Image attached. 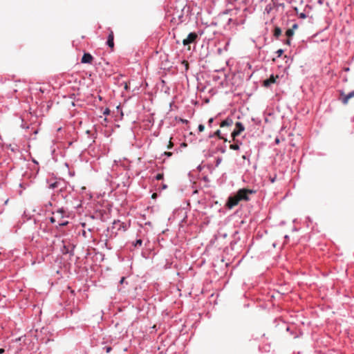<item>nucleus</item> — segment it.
<instances>
[{"instance_id":"39448f33","label":"nucleus","mask_w":354,"mask_h":354,"mask_svg":"<svg viewBox=\"0 0 354 354\" xmlns=\"http://www.w3.org/2000/svg\"><path fill=\"white\" fill-rule=\"evenodd\" d=\"M235 127V129L231 133L232 140H235V138H236V136H238L241 132H243L245 130L244 125L240 122H236Z\"/></svg>"},{"instance_id":"393cba45","label":"nucleus","mask_w":354,"mask_h":354,"mask_svg":"<svg viewBox=\"0 0 354 354\" xmlns=\"http://www.w3.org/2000/svg\"><path fill=\"white\" fill-rule=\"evenodd\" d=\"M283 50H282V49H279L276 52V53L277 54L278 57H280L283 54Z\"/></svg>"},{"instance_id":"5701e85b","label":"nucleus","mask_w":354,"mask_h":354,"mask_svg":"<svg viewBox=\"0 0 354 354\" xmlns=\"http://www.w3.org/2000/svg\"><path fill=\"white\" fill-rule=\"evenodd\" d=\"M272 10V6L270 4H268L266 6V8H265V10L269 13Z\"/></svg>"},{"instance_id":"aec40b11","label":"nucleus","mask_w":354,"mask_h":354,"mask_svg":"<svg viewBox=\"0 0 354 354\" xmlns=\"http://www.w3.org/2000/svg\"><path fill=\"white\" fill-rule=\"evenodd\" d=\"M163 176H164L163 174L160 173V174H158L154 178L157 180H160L163 179Z\"/></svg>"},{"instance_id":"9d476101","label":"nucleus","mask_w":354,"mask_h":354,"mask_svg":"<svg viewBox=\"0 0 354 354\" xmlns=\"http://www.w3.org/2000/svg\"><path fill=\"white\" fill-rule=\"evenodd\" d=\"M106 44L111 49H113L114 47V35L112 30H110V32L108 35Z\"/></svg>"},{"instance_id":"ddd939ff","label":"nucleus","mask_w":354,"mask_h":354,"mask_svg":"<svg viewBox=\"0 0 354 354\" xmlns=\"http://www.w3.org/2000/svg\"><path fill=\"white\" fill-rule=\"evenodd\" d=\"M233 143L230 145V149L234 151H238L240 149V147L242 145V142L237 140L235 138V140H232Z\"/></svg>"},{"instance_id":"bb28decb","label":"nucleus","mask_w":354,"mask_h":354,"mask_svg":"<svg viewBox=\"0 0 354 354\" xmlns=\"http://www.w3.org/2000/svg\"><path fill=\"white\" fill-rule=\"evenodd\" d=\"M163 155L167 157H170L172 156V152L165 151L164 152Z\"/></svg>"},{"instance_id":"2f4dec72","label":"nucleus","mask_w":354,"mask_h":354,"mask_svg":"<svg viewBox=\"0 0 354 354\" xmlns=\"http://www.w3.org/2000/svg\"><path fill=\"white\" fill-rule=\"evenodd\" d=\"M317 3L319 4V5H322L323 3H324V0H318L317 1Z\"/></svg>"},{"instance_id":"6e6552de","label":"nucleus","mask_w":354,"mask_h":354,"mask_svg":"<svg viewBox=\"0 0 354 354\" xmlns=\"http://www.w3.org/2000/svg\"><path fill=\"white\" fill-rule=\"evenodd\" d=\"M93 60V57L89 53H84L82 57L81 62L82 64H91Z\"/></svg>"},{"instance_id":"4468645a","label":"nucleus","mask_w":354,"mask_h":354,"mask_svg":"<svg viewBox=\"0 0 354 354\" xmlns=\"http://www.w3.org/2000/svg\"><path fill=\"white\" fill-rule=\"evenodd\" d=\"M73 248H74V246H73V245H66L64 244L62 249V252L63 254H70L71 255H73Z\"/></svg>"},{"instance_id":"a19ab883","label":"nucleus","mask_w":354,"mask_h":354,"mask_svg":"<svg viewBox=\"0 0 354 354\" xmlns=\"http://www.w3.org/2000/svg\"><path fill=\"white\" fill-rule=\"evenodd\" d=\"M90 133H91V131L89 130L86 131L87 134H89Z\"/></svg>"},{"instance_id":"cd10ccee","label":"nucleus","mask_w":354,"mask_h":354,"mask_svg":"<svg viewBox=\"0 0 354 354\" xmlns=\"http://www.w3.org/2000/svg\"><path fill=\"white\" fill-rule=\"evenodd\" d=\"M110 113V110L109 109L106 108L104 111H103V114L104 115H109Z\"/></svg>"},{"instance_id":"58836bf2","label":"nucleus","mask_w":354,"mask_h":354,"mask_svg":"<svg viewBox=\"0 0 354 354\" xmlns=\"http://www.w3.org/2000/svg\"><path fill=\"white\" fill-rule=\"evenodd\" d=\"M220 162H221V160H220V159H218V160H216V165H218L220 163Z\"/></svg>"},{"instance_id":"c85d7f7f","label":"nucleus","mask_w":354,"mask_h":354,"mask_svg":"<svg viewBox=\"0 0 354 354\" xmlns=\"http://www.w3.org/2000/svg\"><path fill=\"white\" fill-rule=\"evenodd\" d=\"M173 146H174L173 142L171 140H169L168 146H167V149H170L173 147Z\"/></svg>"},{"instance_id":"79ce46f5","label":"nucleus","mask_w":354,"mask_h":354,"mask_svg":"<svg viewBox=\"0 0 354 354\" xmlns=\"http://www.w3.org/2000/svg\"><path fill=\"white\" fill-rule=\"evenodd\" d=\"M83 235L85 236H86V232L85 231H83Z\"/></svg>"},{"instance_id":"f257e3e1","label":"nucleus","mask_w":354,"mask_h":354,"mask_svg":"<svg viewBox=\"0 0 354 354\" xmlns=\"http://www.w3.org/2000/svg\"><path fill=\"white\" fill-rule=\"evenodd\" d=\"M52 216L49 218L51 223H56L55 225L57 228L59 226H65L68 225V221H67V212L63 207L57 209L56 211L53 212Z\"/></svg>"},{"instance_id":"a211bd4d","label":"nucleus","mask_w":354,"mask_h":354,"mask_svg":"<svg viewBox=\"0 0 354 354\" xmlns=\"http://www.w3.org/2000/svg\"><path fill=\"white\" fill-rule=\"evenodd\" d=\"M281 29L278 26H275L273 30V36L275 39H279V37L281 35Z\"/></svg>"},{"instance_id":"0eeeda50","label":"nucleus","mask_w":354,"mask_h":354,"mask_svg":"<svg viewBox=\"0 0 354 354\" xmlns=\"http://www.w3.org/2000/svg\"><path fill=\"white\" fill-rule=\"evenodd\" d=\"M65 187V182L61 179L56 180L55 182L48 185V187L52 189L61 191Z\"/></svg>"},{"instance_id":"7c9ffc66","label":"nucleus","mask_w":354,"mask_h":354,"mask_svg":"<svg viewBox=\"0 0 354 354\" xmlns=\"http://www.w3.org/2000/svg\"><path fill=\"white\" fill-rule=\"evenodd\" d=\"M274 143L276 145H279L280 143V139L279 138H276L274 140Z\"/></svg>"},{"instance_id":"f03ea898","label":"nucleus","mask_w":354,"mask_h":354,"mask_svg":"<svg viewBox=\"0 0 354 354\" xmlns=\"http://www.w3.org/2000/svg\"><path fill=\"white\" fill-rule=\"evenodd\" d=\"M257 192L254 189L242 188L239 189L236 194L237 195L240 201H250V194H254Z\"/></svg>"},{"instance_id":"f704fd0d","label":"nucleus","mask_w":354,"mask_h":354,"mask_svg":"<svg viewBox=\"0 0 354 354\" xmlns=\"http://www.w3.org/2000/svg\"><path fill=\"white\" fill-rule=\"evenodd\" d=\"M5 352L3 348H0V354H3Z\"/></svg>"},{"instance_id":"f3484780","label":"nucleus","mask_w":354,"mask_h":354,"mask_svg":"<svg viewBox=\"0 0 354 354\" xmlns=\"http://www.w3.org/2000/svg\"><path fill=\"white\" fill-rule=\"evenodd\" d=\"M354 97V91L348 93L346 95H345L342 99V102L343 104H346L348 102V100Z\"/></svg>"},{"instance_id":"b1692460","label":"nucleus","mask_w":354,"mask_h":354,"mask_svg":"<svg viewBox=\"0 0 354 354\" xmlns=\"http://www.w3.org/2000/svg\"><path fill=\"white\" fill-rule=\"evenodd\" d=\"M204 129H205V126L202 124H200L198 127V129L199 132L203 131Z\"/></svg>"},{"instance_id":"72a5a7b5","label":"nucleus","mask_w":354,"mask_h":354,"mask_svg":"<svg viewBox=\"0 0 354 354\" xmlns=\"http://www.w3.org/2000/svg\"><path fill=\"white\" fill-rule=\"evenodd\" d=\"M242 158L244 159V160L248 159L249 160V158H248V156L246 155H243L242 156Z\"/></svg>"},{"instance_id":"412c9836","label":"nucleus","mask_w":354,"mask_h":354,"mask_svg":"<svg viewBox=\"0 0 354 354\" xmlns=\"http://www.w3.org/2000/svg\"><path fill=\"white\" fill-rule=\"evenodd\" d=\"M102 349L104 351H105L107 353H109L112 350V348L111 346H105L102 347Z\"/></svg>"},{"instance_id":"1a4fd4ad","label":"nucleus","mask_w":354,"mask_h":354,"mask_svg":"<svg viewBox=\"0 0 354 354\" xmlns=\"http://www.w3.org/2000/svg\"><path fill=\"white\" fill-rule=\"evenodd\" d=\"M277 77H278L277 76L274 77L273 75H271L268 79H266L263 82V86L266 88L270 87L271 86V84L276 82V79Z\"/></svg>"},{"instance_id":"6ab92c4d","label":"nucleus","mask_w":354,"mask_h":354,"mask_svg":"<svg viewBox=\"0 0 354 354\" xmlns=\"http://www.w3.org/2000/svg\"><path fill=\"white\" fill-rule=\"evenodd\" d=\"M142 244V241L141 239H137L135 242L132 243V245L134 248L138 246H141Z\"/></svg>"},{"instance_id":"c9c22d12","label":"nucleus","mask_w":354,"mask_h":354,"mask_svg":"<svg viewBox=\"0 0 354 354\" xmlns=\"http://www.w3.org/2000/svg\"><path fill=\"white\" fill-rule=\"evenodd\" d=\"M275 177L270 179L271 183H274L275 181Z\"/></svg>"},{"instance_id":"4be33fe9","label":"nucleus","mask_w":354,"mask_h":354,"mask_svg":"<svg viewBox=\"0 0 354 354\" xmlns=\"http://www.w3.org/2000/svg\"><path fill=\"white\" fill-rule=\"evenodd\" d=\"M214 121V119L213 118H211L209 119V120H208V126L209 127H212Z\"/></svg>"},{"instance_id":"2eb2a0df","label":"nucleus","mask_w":354,"mask_h":354,"mask_svg":"<svg viewBox=\"0 0 354 354\" xmlns=\"http://www.w3.org/2000/svg\"><path fill=\"white\" fill-rule=\"evenodd\" d=\"M233 124V120L227 117L226 119H225L223 121H222L219 125L221 127H231Z\"/></svg>"},{"instance_id":"c756f323","label":"nucleus","mask_w":354,"mask_h":354,"mask_svg":"<svg viewBox=\"0 0 354 354\" xmlns=\"http://www.w3.org/2000/svg\"><path fill=\"white\" fill-rule=\"evenodd\" d=\"M180 121L183 123V124H188L189 123V121L186 119H183V118H180Z\"/></svg>"},{"instance_id":"e433bc0d","label":"nucleus","mask_w":354,"mask_h":354,"mask_svg":"<svg viewBox=\"0 0 354 354\" xmlns=\"http://www.w3.org/2000/svg\"><path fill=\"white\" fill-rule=\"evenodd\" d=\"M21 127L22 128H25V129H28V126H26V125L21 124Z\"/></svg>"},{"instance_id":"a878e982","label":"nucleus","mask_w":354,"mask_h":354,"mask_svg":"<svg viewBox=\"0 0 354 354\" xmlns=\"http://www.w3.org/2000/svg\"><path fill=\"white\" fill-rule=\"evenodd\" d=\"M297 28H298V24L295 23L294 24H292V26L290 29H292V31L294 32V30L297 29Z\"/></svg>"},{"instance_id":"f8f14e48","label":"nucleus","mask_w":354,"mask_h":354,"mask_svg":"<svg viewBox=\"0 0 354 354\" xmlns=\"http://www.w3.org/2000/svg\"><path fill=\"white\" fill-rule=\"evenodd\" d=\"M226 135H227V133H222L221 130L218 129L217 131H216L214 133V134H212V135L210 134L209 136V137L212 138L214 136H217V137H218L219 139L223 140L224 142H227V139L225 137Z\"/></svg>"},{"instance_id":"9b49d317","label":"nucleus","mask_w":354,"mask_h":354,"mask_svg":"<svg viewBox=\"0 0 354 354\" xmlns=\"http://www.w3.org/2000/svg\"><path fill=\"white\" fill-rule=\"evenodd\" d=\"M294 32L292 31V29H288L286 31V36L288 37L286 40L283 41V43L285 44H287L288 46L291 44V37L293 36Z\"/></svg>"},{"instance_id":"ea45409f","label":"nucleus","mask_w":354,"mask_h":354,"mask_svg":"<svg viewBox=\"0 0 354 354\" xmlns=\"http://www.w3.org/2000/svg\"><path fill=\"white\" fill-rule=\"evenodd\" d=\"M286 330H287V331H290V327H288H288L286 328Z\"/></svg>"},{"instance_id":"423d86ee","label":"nucleus","mask_w":354,"mask_h":354,"mask_svg":"<svg viewBox=\"0 0 354 354\" xmlns=\"http://www.w3.org/2000/svg\"><path fill=\"white\" fill-rule=\"evenodd\" d=\"M240 202L237 195L235 194L232 196H230L227 198L226 206L228 209H232L236 206Z\"/></svg>"},{"instance_id":"20e7f679","label":"nucleus","mask_w":354,"mask_h":354,"mask_svg":"<svg viewBox=\"0 0 354 354\" xmlns=\"http://www.w3.org/2000/svg\"><path fill=\"white\" fill-rule=\"evenodd\" d=\"M198 34L196 32H190L187 38L184 39L183 40V44L186 46H188L191 44H195L196 43V41L198 39Z\"/></svg>"},{"instance_id":"7ed1b4c3","label":"nucleus","mask_w":354,"mask_h":354,"mask_svg":"<svg viewBox=\"0 0 354 354\" xmlns=\"http://www.w3.org/2000/svg\"><path fill=\"white\" fill-rule=\"evenodd\" d=\"M294 10L295 11V14L298 16L299 19H304L308 17V14L310 13L311 10V6L306 4L302 12H299V8L297 7H295Z\"/></svg>"},{"instance_id":"dca6fc26","label":"nucleus","mask_w":354,"mask_h":354,"mask_svg":"<svg viewBox=\"0 0 354 354\" xmlns=\"http://www.w3.org/2000/svg\"><path fill=\"white\" fill-rule=\"evenodd\" d=\"M117 227L118 230L123 229L124 231H125L126 227L124 223L121 222L120 221H115L113 223V228Z\"/></svg>"},{"instance_id":"4c0bfd02","label":"nucleus","mask_w":354,"mask_h":354,"mask_svg":"<svg viewBox=\"0 0 354 354\" xmlns=\"http://www.w3.org/2000/svg\"><path fill=\"white\" fill-rule=\"evenodd\" d=\"M32 162H33L35 164H36V165H38V162H37V160H34V159H33V160H32Z\"/></svg>"},{"instance_id":"37998d69","label":"nucleus","mask_w":354,"mask_h":354,"mask_svg":"<svg viewBox=\"0 0 354 354\" xmlns=\"http://www.w3.org/2000/svg\"><path fill=\"white\" fill-rule=\"evenodd\" d=\"M166 187H167V185H163V188H164V189H165V188H166Z\"/></svg>"},{"instance_id":"473e14b6","label":"nucleus","mask_w":354,"mask_h":354,"mask_svg":"<svg viewBox=\"0 0 354 354\" xmlns=\"http://www.w3.org/2000/svg\"><path fill=\"white\" fill-rule=\"evenodd\" d=\"M125 278L124 277H122L120 281V283H123L124 281Z\"/></svg>"}]
</instances>
